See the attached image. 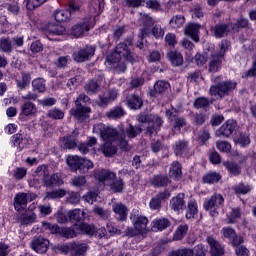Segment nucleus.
<instances>
[{
  "instance_id": "obj_49",
  "label": "nucleus",
  "mask_w": 256,
  "mask_h": 256,
  "mask_svg": "<svg viewBox=\"0 0 256 256\" xmlns=\"http://www.w3.org/2000/svg\"><path fill=\"white\" fill-rule=\"evenodd\" d=\"M61 237H65V239H73V237H77V232L73 227H63L60 230Z\"/></svg>"
},
{
  "instance_id": "obj_4",
  "label": "nucleus",
  "mask_w": 256,
  "mask_h": 256,
  "mask_svg": "<svg viewBox=\"0 0 256 256\" xmlns=\"http://www.w3.org/2000/svg\"><path fill=\"white\" fill-rule=\"evenodd\" d=\"M86 105H91V98L87 94L82 93L75 100V108L70 110V115L76 118L79 123H82V121L89 117L87 113H91V108Z\"/></svg>"
},
{
  "instance_id": "obj_8",
  "label": "nucleus",
  "mask_w": 256,
  "mask_h": 256,
  "mask_svg": "<svg viewBox=\"0 0 256 256\" xmlns=\"http://www.w3.org/2000/svg\"><path fill=\"white\" fill-rule=\"evenodd\" d=\"M223 203H225V199H223V196L221 194H214L213 196H211L210 199H206L204 201V209L206 211H211V217H217V209H219V207H221Z\"/></svg>"
},
{
  "instance_id": "obj_17",
  "label": "nucleus",
  "mask_w": 256,
  "mask_h": 256,
  "mask_svg": "<svg viewBox=\"0 0 256 256\" xmlns=\"http://www.w3.org/2000/svg\"><path fill=\"white\" fill-rule=\"evenodd\" d=\"M169 87H171L169 82L165 80H158L154 84L153 89L150 90L149 95L150 97H157V95H163L164 93H167Z\"/></svg>"
},
{
  "instance_id": "obj_22",
  "label": "nucleus",
  "mask_w": 256,
  "mask_h": 256,
  "mask_svg": "<svg viewBox=\"0 0 256 256\" xmlns=\"http://www.w3.org/2000/svg\"><path fill=\"white\" fill-rule=\"evenodd\" d=\"M94 177L96 181H99V183H105V181L115 180L116 175L114 172L109 170H96L94 172Z\"/></svg>"
},
{
  "instance_id": "obj_16",
  "label": "nucleus",
  "mask_w": 256,
  "mask_h": 256,
  "mask_svg": "<svg viewBox=\"0 0 256 256\" xmlns=\"http://www.w3.org/2000/svg\"><path fill=\"white\" fill-rule=\"evenodd\" d=\"M235 127H237V123L233 120L226 121L217 131L216 137H231L233 135V131H235Z\"/></svg>"
},
{
  "instance_id": "obj_18",
  "label": "nucleus",
  "mask_w": 256,
  "mask_h": 256,
  "mask_svg": "<svg viewBox=\"0 0 256 256\" xmlns=\"http://www.w3.org/2000/svg\"><path fill=\"white\" fill-rule=\"evenodd\" d=\"M68 251L72 252V256H85L89 245L85 243L72 242L67 246Z\"/></svg>"
},
{
  "instance_id": "obj_25",
  "label": "nucleus",
  "mask_w": 256,
  "mask_h": 256,
  "mask_svg": "<svg viewBox=\"0 0 256 256\" xmlns=\"http://www.w3.org/2000/svg\"><path fill=\"white\" fill-rule=\"evenodd\" d=\"M21 115H24V117H35L37 115V106L33 102H25L21 107Z\"/></svg>"
},
{
  "instance_id": "obj_35",
  "label": "nucleus",
  "mask_w": 256,
  "mask_h": 256,
  "mask_svg": "<svg viewBox=\"0 0 256 256\" xmlns=\"http://www.w3.org/2000/svg\"><path fill=\"white\" fill-rule=\"evenodd\" d=\"M169 25L172 29H181L185 25V16L181 14L173 16L169 21Z\"/></svg>"
},
{
  "instance_id": "obj_58",
  "label": "nucleus",
  "mask_w": 256,
  "mask_h": 256,
  "mask_svg": "<svg viewBox=\"0 0 256 256\" xmlns=\"http://www.w3.org/2000/svg\"><path fill=\"white\" fill-rule=\"evenodd\" d=\"M106 67L114 69L115 73H125V71H127V66L121 61H118L117 63H111L110 65H106Z\"/></svg>"
},
{
  "instance_id": "obj_20",
  "label": "nucleus",
  "mask_w": 256,
  "mask_h": 256,
  "mask_svg": "<svg viewBox=\"0 0 256 256\" xmlns=\"http://www.w3.org/2000/svg\"><path fill=\"white\" fill-rule=\"evenodd\" d=\"M29 201V194L18 193L14 198V208L16 211H23L27 209V202Z\"/></svg>"
},
{
  "instance_id": "obj_9",
  "label": "nucleus",
  "mask_w": 256,
  "mask_h": 256,
  "mask_svg": "<svg viewBox=\"0 0 256 256\" xmlns=\"http://www.w3.org/2000/svg\"><path fill=\"white\" fill-rule=\"evenodd\" d=\"M93 55H95V48H93V46H86L74 52L73 59L76 63H85V61H89Z\"/></svg>"
},
{
  "instance_id": "obj_57",
  "label": "nucleus",
  "mask_w": 256,
  "mask_h": 256,
  "mask_svg": "<svg viewBox=\"0 0 256 256\" xmlns=\"http://www.w3.org/2000/svg\"><path fill=\"white\" fill-rule=\"evenodd\" d=\"M79 229L80 231H82V233H84L85 235H90L93 236L95 235L97 228H95V226L93 225H89V224H80L79 225Z\"/></svg>"
},
{
  "instance_id": "obj_63",
  "label": "nucleus",
  "mask_w": 256,
  "mask_h": 256,
  "mask_svg": "<svg viewBox=\"0 0 256 256\" xmlns=\"http://www.w3.org/2000/svg\"><path fill=\"white\" fill-rule=\"evenodd\" d=\"M47 0H27L26 2V8L28 11H33L34 9H37V7H41L43 3H46Z\"/></svg>"
},
{
  "instance_id": "obj_36",
  "label": "nucleus",
  "mask_w": 256,
  "mask_h": 256,
  "mask_svg": "<svg viewBox=\"0 0 256 256\" xmlns=\"http://www.w3.org/2000/svg\"><path fill=\"white\" fill-rule=\"evenodd\" d=\"M189 146V142L186 140H178L174 145V153L177 156L183 155L187 151V147Z\"/></svg>"
},
{
  "instance_id": "obj_14",
  "label": "nucleus",
  "mask_w": 256,
  "mask_h": 256,
  "mask_svg": "<svg viewBox=\"0 0 256 256\" xmlns=\"http://www.w3.org/2000/svg\"><path fill=\"white\" fill-rule=\"evenodd\" d=\"M31 249L36 253H47V249H49V241L43 236L34 237L30 243Z\"/></svg>"
},
{
  "instance_id": "obj_45",
  "label": "nucleus",
  "mask_w": 256,
  "mask_h": 256,
  "mask_svg": "<svg viewBox=\"0 0 256 256\" xmlns=\"http://www.w3.org/2000/svg\"><path fill=\"white\" fill-rule=\"evenodd\" d=\"M0 50L2 53H11L13 51V42L9 38L0 39Z\"/></svg>"
},
{
  "instance_id": "obj_10",
  "label": "nucleus",
  "mask_w": 256,
  "mask_h": 256,
  "mask_svg": "<svg viewBox=\"0 0 256 256\" xmlns=\"http://www.w3.org/2000/svg\"><path fill=\"white\" fill-rule=\"evenodd\" d=\"M206 243L210 247L211 256H223L225 255V246L221 244L215 237L207 236Z\"/></svg>"
},
{
  "instance_id": "obj_39",
  "label": "nucleus",
  "mask_w": 256,
  "mask_h": 256,
  "mask_svg": "<svg viewBox=\"0 0 256 256\" xmlns=\"http://www.w3.org/2000/svg\"><path fill=\"white\" fill-rule=\"evenodd\" d=\"M82 157L80 156H69L67 158V165L73 170V171H79V167L81 165Z\"/></svg>"
},
{
  "instance_id": "obj_51",
  "label": "nucleus",
  "mask_w": 256,
  "mask_h": 256,
  "mask_svg": "<svg viewBox=\"0 0 256 256\" xmlns=\"http://www.w3.org/2000/svg\"><path fill=\"white\" fill-rule=\"evenodd\" d=\"M93 213L100 217V219L107 220L111 217V212L107 209H103L102 207L95 206L93 209Z\"/></svg>"
},
{
  "instance_id": "obj_47",
  "label": "nucleus",
  "mask_w": 256,
  "mask_h": 256,
  "mask_svg": "<svg viewBox=\"0 0 256 256\" xmlns=\"http://www.w3.org/2000/svg\"><path fill=\"white\" fill-rule=\"evenodd\" d=\"M32 87L34 91H37L38 93H45L46 87H45V80L43 78H36L32 81Z\"/></svg>"
},
{
  "instance_id": "obj_48",
  "label": "nucleus",
  "mask_w": 256,
  "mask_h": 256,
  "mask_svg": "<svg viewBox=\"0 0 256 256\" xmlns=\"http://www.w3.org/2000/svg\"><path fill=\"white\" fill-rule=\"evenodd\" d=\"M99 87H100V84L98 81L91 80L88 83H86V85L84 86V89L89 95H93L97 93V91H99Z\"/></svg>"
},
{
  "instance_id": "obj_15",
  "label": "nucleus",
  "mask_w": 256,
  "mask_h": 256,
  "mask_svg": "<svg viewBox=\"0 0 256 256\" xmlns=\"http://www.w3.org/2000/svg\"><path fill=\"white\" fill-rule=\"evenodd\" d=\"M170 208L176 213H183L187 209V204L185 202V194L179 193L177 196L170 200Z\"/></svg>"
},
{
  "instance_id": "obj_42",
  "label": "nucleus",
  "mask_w": 256,
  "mask_h": 256,
  "mask_svg": "<svg viewBox=\"0 0 256 256\" xmlns=\"http://www.w3.org/2000/svg\"><path fill=\"white\" fill-rule=\"evenodd\" d=\"M71 18V11L69 10H57L54 13V19L58 23H63V21H67Z\"/></svg>"
},
{
  "instance_id": "obj_27",
  "label": "nucleus",
  "mask_w": 256,
  "mask_h": 256,
  "mask_svg": "<svg viewBox=\"0 0 256 256\" xmlns=\"http://www.w3.org/2000/svg\"><path fill=\"white\" fill-rule=\"evenodd\" d=\"M211 32L213 33L216 39H221V37H225L229 33V25L228 24H217L212 29Z\"/></svg>"
},
{
  "instance_id": "obj_3",
  "label": "nucleus",
  "mask_w": 256,
  "mask_h": 256,
  "mask_svg": "<svg viewBox=\"0 0 256 256\" xmlns=\"http://www.w3.org/2000/svg\"><path fill=\"white\" fill-rule=\"evenodd\" d=\"M212 81L213 83H215V85H212L210 87L209 93L210 95H213L214 97H219L220 99L231 95V93H233V91L237 89V82L233 80L219 82L221 81V76L215 77L214 79H212Z\"/></svg>"
},
{
  "instance_id": "obj_26",
  "label": "nucleus",
  "mask_w": 256,
  "mask_h": 256,
  "mask_svg": "<svg viewBox=\"0 0 256 256\" xmlns=\"http://www.w3.org/2000/svg\"><path fill=\"white\" fill-rule=\"evenodd\" d=\"M65 31V26L59 23H49L46 28V34L48 35H64Z\"/></svg>"
},
{
  "instance_id": "obj_46",
  "label": "nucleus",
  "mask_w": 256,
  "mask_h": 256,
  "mask_svg": "<svg viewBox=\"0 0 256 256\" xmlns=\"http://www.w3.org/2000/svg\"><path fill=\"white\" fill-rule=\"evenodd\" d=\"M188 230L189 226H187V224L180 225L174 233V241H181V239L187 235Z\"/></svg>"
},
{
  "instance_id": "obj_23",
  "label": "nucleus",
  "mask_w": 256,
  "mask_h": 256,
  "mask_svg": "<svg viewBox=\"0 0 256 256\" xmlns=\"http://www.w3.org/2000/svg\"><path fill=\"white\" fill-rule=\"evenodd\" d=\"M112 211L115 213V215H118V221H125L129 213L127 206H125L123 203H114L112 205Z\"/></svg>"
},
{
  "instance_id": "obj_60",
  "label": "nucleus",
  "mask_w": 256,
  "mask_h": 256,
  "mask_svg": "<svg viewBox=\"0 0 256 256\" xmlns=\"http://www.w3.org/2000/svg\"><path fill=\"white\" fill-rule=\"evenodd\" d=\"M197 215V203L191 200L188 203V212L186 213V219H193Z\"/></svg>"
},
{
  "instance_id": "obj_29",
  "label": "nucleus",
  "mask_w": 256,
  "mask_h": 256,
  "mask_svg": "<svg viewBox=\"0 0 256 256\" xmlns=\"http://www.w3.org/2000/svg\"><path fill=\"white\" fill-rule=\"evenodd\" d=\"M126 101L130 109H141V107H143V100L141 99V97L137 95H134V94L128 95L126 97Z\"/></svg>"
},
{
  "instance_id": "obj_43",
  "label": "nucleus",
  "mask_w": 256,
  "mask_h": 256,
  "mask_svg": "<svg viewBox=\"0 0 256 256\" xmlns=\"http://www.w3.org/2000/svg\"><path fill=\"white\" fill-rule=\"evenodd\" d=\"M37 219V215L33 212H26L21 215L20 221L21 225H31L32 223H35V220Z\"/></svg>"
},
{
  "instance_id": "obj_54",
  "label": "nucleus",
  "mask_w": 256,
  "mask_h": 256,
  "mask_svg": "<svg viewBox=\"0 0 256 256\" xmlns=\"http://www.w3.org/2000/svg\"><path fill=\"white\" fill-rule=\"evenodd\" d=\"M42 227L46 231H50L53 235L60 234L61 235V228L57 224H51L49 222H42Z\"/></svg>"
},
{
  "instance_id": "obj_37",
  "label": "nucleus",
  "mask_w": 256,
  "mask_h": 256,
  "mask_svg": "<svg viewBox=\"0 0 256 256\" xmlns=\"http://www.w3.org/2000/svg\"><path fill=\"white\" fill-rule=\"evenodd\" d=\"M101 151L105 155V157H113V155L117 153V146L113 145V142H106L101 147Z\"/></svg>"
},
{
  "instance_id": "obj_38",
  "label": "nucleus",
  "mask_w": 256,
  "mask_h": 256,
  "mask_svg": "<svg viewBox=\"0 0 256 256\" xmlns=\"http://www.w3.org/2000/svg\"><path fill=\"white\" fill-rule=\"evenodd\" d=\"M167 183H169V177L167 176L155 175L151 179V185H153V187H165Z\"/></svg>"
},
{
  "instance_id": "obj_44",
  "label": "nucleus",
  "mask_w": 256,
  "mask_h": 256,
  "mask_svg": "<svg viewBox=\"0 0 256 256\" xmlns=\"http://www.w3.org/2000/svg\"><path fill=\"white\" fill-rule=\"evenodd\" d=\"M230 27L232 31H239V29H247L249 27V20L240 17L235 23H231Z\"/></svg>"
},
{
  "instance_id": "obj_7",
  "label": "nucleus",
  "mask_w": 256,
  "mask_h": 256,
  "mask_svg": "<svg viewBox=\"0 0 256 256\" xmlns=\"http://www.w3.org/2000/svg\"><path fill=\"white\" fill-rule=\"evenodd\" d=\"M207 250L202 244H198L194 247V250L191 248H180L169 252L168 256H206Z\"/></svg>"
},
{
  "instance_id": "obj_52",
  "label": "nucleus",
  "mask_w": 256,
  "mask_h": 256,
  "mask_svg": "<svg viewBox=\"0 0 256 256\" xmlns=\"http://www.w3.org/2000/svg\"><path fill=\"white\" fill-rule=\"evenodd\" d=\"M70 185L72 187H85L87 185V178L85 176H74L71 181Z\"/></svg>"
},
{
  "instance_id": "obj_24",
  "label": "nucleus",
  "mask_w": 256,
  "mask_h": 256,
  "mask_svg": "<svg viewBox=\"0 0 256 256\" xmlns=\"http://www.w3.org/2000/svg\"><path fill=\"white\" fill-rule=\"evenodd\" d=\"M117 95H118L117 90H115V89L109 90V92L107 94L100 96L99 106L107 107V105H109V103H113V101H115V99H117Z\"/></svg>"
},
{
  "instance_id": "obj_50",
  "label": "nucleus",
  "mask_w": 256,
  "mask_h": 256,
  "mask_svg": "<svg viewBox=\"0 0 256 256\" xmlns=\"http://www.w3.org/2000/svg\"><path fill=\"white\" fill-rule=\"evenodd\" d=\"M251 189L249 184L245 185L244 183L238 184L233 188L236 195H247V193H251Z\"/></svg>"
},
{
  "instance_id": "obj_64",
  "label": "nucleus",
  "mask_w": 256,
  "mask_h": 256,
  "mask_svg": "<svg viewBox=\"0 0 256 256\" xmlns=\"http://www.w3.org/2000/svg\"><path fill=\"white\" fill-rule=\"evenodd\" d=\"M221 180V175L218 173H210L206 176L203 177V182L204 183H218Z\"/></svg>"
},
{
  "instance_id": "obj_19",
  "label": "nucleus",
  "mask_w": 256,
  "mask_h": 256,
  "mask_svg": "<svg viewBox=\"0 0 256 256\" xmlns=\"http://www.w3.org/2000/svg\"><path fill=\"white\" fill-rule=\"evenodd\" d=\"M43 183L46 187H61L63 185V178H61L59 173H54L50 176L48 172L43 178Z\"/></svg>"
},
{
  "instance_id": "obj_34",
  "label": "nucleus",
  "mask_w": 256,
  "mask_h": 256,
  "mask_svg": "<svg viewBox=\"0 0 256 256\" xmlns=\"http://www.w3.org/2000/svg\"><path fill=\"white\" fill-rule=\"evenodd\" d=\"M213 49L209 48L208 51H205L204 54H196L194 57V62L198 67H203L207 63V59H210L211 52Z\"/></svg>"
},
{
  "instance_id": "obj_61",
  "label": "nucleus",
  "mask_w": 256,
  "mask_h": 256,
  "mask_svg": "<svg viewBox=\"0 0 256 256\" xmlns=\"http://www.w3.org/2000/svg\"><path fill=\"white\" fill-rule=\"evenodd\" d=\"M169 225H171V222H169V220L166 218L154 221V228L158 229V231H163V229H167Z\"/></svg>"
},
{
  "instance_id": "obj_13",
  "label": "nucleus",
  "mask_w": 256,
  "mask_h": 256,
  "mask_svg": "<svg viewBox=\"0 0 256 256\" xmlns=\"http://www.w3.org/2000/svg\"><path fill=\"white\" fill-rule=\"evenodd\" d=\"M223 67V56L215 53L214 50L210 51L208 71L210 73H217Z\"/></svg>"
},
{
  "instance_id": "obj_32",
  "label": "nucleus",
  "mask_w": 256,
  "mask_h": 256,
  "mask_svg": "<svg viewBox=\"0 0 256 256\" xmlns=\"http://www.w3.org/2000/svg\"><path fill=\"white\" fill-rule=\"evenodd\" d=\"M168 59L174 67H181L183 65V55L177 51L169 52Z\"/></svg>"
},
{
  "instance_id": "obj_53",
  "label": "nucleus",
  "mask_w": 256,
  "mask_h": 256,
  "mask_svg": "<svg viewBox=\"0 0 256 256\" xmlns=\"http://www.w3.org/2000/svg\"><path fill=\"white\" fill-rule=\"evenodd\" d=\"M65 195H67V191L64 189H58L52 192H47L45 199H61L62 197H65Z\"/></svg>"
},
{
  "instance_id": "obj_5",
  "label": "nucleus",
  "mask_w": 256,
  "mask_h": 256,
  "mask_svg": "<svg viewBox=\"0 0 256 256\" xmlns=\"http://www.w3.org/2000/svg\"><path fill=\"white\" fill-rule=\"evenodd\" d=\"M137 121L138 123H147L146 133L150 135V137L157 135L159 129H161V125H163V119L154 114H140L137 116Z\"/></svg>"
},
{
  "instance_id": "obj_41",
  "label": "nucleus",
  "mask_w": 256,
  "mask_h": 256,
  "mask_svg": "<svg viewBox=\"0 0 256 256\" xmlns=\"http://www.w3.org/2000/svg\"><path fill=\"white\" fill-rule=\"evenodd\" d=\"M22 79L16 80V85L19 89H27L29 83H31V74L28 72H22Z\"/></svg>"
},
{
  "instance_id": "obj_33",
  "label": "nucleus",
  "mask_w": 256,
  "mask_h": 256,
  "mask_svg": "<svg viewBox=\"0 0 256 256\" xmlns=\"http://www.w3.org/2000/svg\"><path fill=\"white\" fill-rule=\"evenodd\" d=\"M125 116V110H123L121 107L117 106L105 113V117L107 119H121V117Z\"/></svg>"
},
{
  "instance_id": "obj_59",
  "label": "nucleus",
  "mask_w": 256,
  "mask_h": 256,
  "mask_svg": "<svg viewBox=\"0 0 256 256\" xmlns=\"http://www.w3.org/2000/svg\"><path fill=\"white\" fill-rule=\"evenodd\" d=\"M89 169H93V162L82 158L78 168L79 173H87Z\"/></svg>"
},
{
  "instance_id": "obj_55",
  "label": "nucleus",
  "mask_w": 256,
  "mask_h": 256,
  "mask_svg": "<svg viewBox=\"0 0 256 256\" xmlns=\"http://www.w3.org/2000/svg\"><path fill=\"white\" fill-rule=\"evenodd\" d=\"M209 105H211V102L205 97H199L194 101V107L196 109H207Z\"/></svg>"
},
{
  "instance_id": "obj_21",
  "label": "nucleus",
  "mask_w": 256,
  "mask_h": 256,
  "mask_svg": "<svg viewBox=\"0 0 256 256\" xmlns=\"http://www.w3.org/2000/svg\"><path fill=\"white\" fill-rule=\"evenodd\" d=\"M201 30V24L190 23L185 28V33L194 40L195 43H199V31Z\"/></svg>"
},
{
  "instance_id": "obj_62",
  "label": "nucleus",
  "mask_w": 256,
  "mask_h": 256,
  "mask_svg": "<svg viewBox=\"0 0 256 256\" xmlns=\"http://www.w3.org/2000/svg\"><path fill=\"white\" fill-rule=\"evenodd\" d=\"M64 149H75L77 147V142L73 136H66L63 138Z\"/></svg>"
},
{
  "instance_id": "obj_31",
  "label": "nucleus",
  "mask_w": 256,
  "mask_h": 256,
  "mask_svg": "<svg viewBox=\"0 0 256 256\" xmlns=\"http://www.w3.org/2000/svg\"><path fill=\"white\" fill-rule=\"evenodd\" d=\"M169 175L171 179H175V181H179V179L183 177V172L179 162H173L171 164Z\"/></svg>"
},
{
  "instance_id": "obj_11",
  "label": "nucleus",
  "mask_w": 256,
  "mask_h": 256,
  "mask_svg": "<svg viewBox=\"0 0 256 256\" xmlns=\"http://www.w3.org/2000/svg\"><path fill=\"white\" fill-rule=\"evenodd\" d=\"M178 111L176 108H172L170 110H166V117L169 121L174 123L173 129L181 130L182 127L187 125V120L184 117L177 115Z\"/></svg>"
},
{
  "instance_id": "obj_30",
  "label": "nucleus",
  "mask_w": 256,
  "mask_h": 256,
  "mask_svg": "<svg viewBox=\"0 0 256 256\" xmlns=\"http://www.w3.org/2000/svg\"><path fill=\"white\" fill-rule=\"evenodd\" d=\"M69 221L71 223H81L82 221H85V211L81 209H74L69 212Z\"/></svg>"
},
{
  "instance_id": "obj_12",
  "label": "nucleus",
  "mask_w": 256,
  "mask_h": 256,
  "mask_svg": "<svg viewBox=\"0 0 256 256\" xmlns=\"http://www.w3.org/2000/svg\"><path fill=\"white\" fill-rule=\"evenodd\" d=\"M91 29V21L89 19H85L83 22H80L71 28V35L76 39L79 37H83L85 33H89Z\"/></svg>"
},
{
  "instance_id": "obj_2",
  "label": "nucleus",
  "mask_w": 256,
  "mask_h": 256,
  "mask_svg": "<svg viewBox=\"0 0 256 256\" xmlns=\"http://www.w3.org/2000/svg\"><path fill=\"white\" fill-rule=\"evenodd\" d=\"M131 47H133V38L129 37L124 42H120L116 45L115 51L107 56L105 65H111V63H119L123 57L126 61L133 63L135 57L131 52Z\"/></svg>"
},
{
  "instance_id": "obj_6",
  "label": "nucleus",
  "mask_w": 256,
  "mask_h": 256,
  "mask_svg": "<svg viewBox=\"0 0 256 256\" xmlns=\"http://www.w3.org/2000/svg\"><path fill=\"white\" fill-rule=\"evenodd\" d=\"M133 227H129L125 230V235L127 237H136V235H143L147 232V224L149 219L143 215H134L132 216Z\"/></svg>"
},
{
  "instance_id": "obj_28",
  "label": "nucleus",
  "mask_w": 256,
  "mask_h": 256,
  "mask_svg": "<svg viewBox=\"0 0 256 256\" xmlns=\"http://www.w3.org/2000/svg\"><path fill=\"white\" fill-rule=\"evenodd\" d=\"M143 133V128H141L140 125L133 126L132 124H129V126L124 129V135L125 137H128V139H135L137 135H141Z\"/></svg>"
},
{
  "instance_id": "obj_1",
  "label": "nucleus",
  "mask_w": 256,
  "mask_h": 256,
  "mask_svg": "<svg viewBox=\"0 0 256 256\" xmlns=\"http://www.w3.org/2000/svg\"><path fill=\"white\" fill-rule=\"evenodd\" d=\"M93 133H97L102 141L116 142L122 151H129L131 149L123 126H119L117 129L100 123L93 126Z\"/></svg>"
},
{
  "instance_id": "obj_56",
  "label": "nucleus",
  "mask_w": 256,
  "mask_h": 256,
  "mask_svg": "<svg viewBox=\"0 0 256 256\" xmlns=\"http://www.w3.org/2000/svg\"><path fill=\"white\" fill-rule=\"evenodd\" d=\"M47 117H50V119L60 120L65 117V113L59 108H53L48 111Z\"/></svg>"
},
{
  "instance_id": "obj_40",
  "label": "nucleus",
  "mask_w": 256,
  "mask_h": 256,
  "mask_svg": "<svg viewBox=\"0 0 256 256\" xmlns=\"http://www.w3.org/2000/svg\"><path fill=\"white\" fill-rule=\"evenodd\" d=\"M224 167L227 169L230 175L237 177V175L241 174V166L235 162H224Z\"/></svg>"
}]
</instances>
